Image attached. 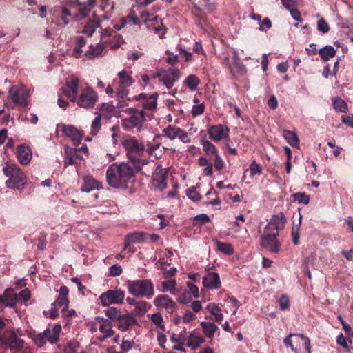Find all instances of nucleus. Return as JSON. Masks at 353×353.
<instances>
[{"label": "nucleus", "mask_w": 353, "mask_h": 353, "mask_svg": "<svg viewBox=\"0 0 353 353\" xmlns=\"http://www.w3.org/2000/svg\"><path fill=\"white\" fill-rule=\"evenodd\" d=\"M141 168L130 163L112 164L106 171L108 183L112 188L126 189L134 181L135 175Z\"/></svg>", "instance_id": "nucleus-1"}, {"label": "nucleus", "mask_w": 353, "mask_h": 353, "mask_svg": "<svg viewBox=\"0 0 353 353\" xmlns=\"http://www.w3.org/2000/svg\"><path fill=\"white\" fill-rule=\"evenodd\" d=\"M121 143L126 152V157L129 160L128 163L136 165L138 168H142L146 163V161L141 159L145 150L144 143L135 137L126 135L123 138Z\"/></svg>", "instance_id": "nucleus-2"}, {"label": "nucleus", "mask_w": 353, "mask_h": 353, "mask_svg": "<svg viewBox=\"0 0 353 353\" xmlns=\"http://www.w3.org/2000/svg\"><path fill=\"white\" fill-rule=\"evenodd\" d=\"M3 174L8 178L6 185L9 189L22 190L27 183V177L22 170L14 163H6L3 168Z\"/></svg>", "instance_id": "nucleus-3"}, {"label": "nucleus", "mask_w": 353, "mask_h": 353, "mask_svg": "<svg viewBox=\"0 0 353 353\" xmlns=\"http://www.w3.org/2000/svg\"><path fill=\"white\" fill-rule=\"evenodd\" d=\"M126 287L128 292L138 298L151 299L154 295V285L150 279L128 280Z\"/></svg>", "instance_id": "nucleus-4"}, {"label": "nucleus", "mask_w": 353, "mask_h": 353, "mask_svg": "<svg viewBox=\"0 0 353 353\" xmlns=\"http://www.w3.org/2000/svg\"><path fill=\"white\" fill-rule=\"evenodd\" d=\"M61 331V325L55 324L52 330L47 328L43 332L38 333L35 330H31L28 333V336L32 340L37 347H42L47 341L52 345L57 343Z\"/></svg>", "instance_id": "nucleus-5"}, {"label": "nucleus", "mask_w": 353, "mask_h": 353, "mask_svg": "<svg viewBox=\"0 0 353 353\" xmlns=\"http://www.w3.org/2000/svg\"><path fill=\"white\" fill-rule=\"evenodd\" d=\"M26 345L25 341L17 336L14 330H6L0 336V347L12 353Z\"/></svg>", "instance_id": "nucleus-6"}, {"label": "nucleus", "mask_w": 353, "mask_h": 353, "mask_svg": "<svg viewBox=\"0 0 353 353\" xmlns=\"http://www.w3.org/2000/svg\"><path fill=\"white\" fill-rule=\"evenodd\" d=\"M97 92L90 86L87 85L82 88L80 94L77 96V100L74 102L81 108H93L98 100Z\"/></svg>", "instance_id": "nucleus-7"}, {"label": "nucleus", "mask_w": 353, "mask_h": 353, "mask_svg": "<svg viewBox=\"0 0 353 353\" xmlns=\"http://www.w3.org/2000/svg\"><path fill=\"white\" fill-rule=\"evenodd\" d=\"M129 117L121 120L122 126L125 130H131L134 128H139L145 119V112L135 108H128L127 111Z\"/></svg>", "instance_id": "nucleus-8"}, {"label": "nucleus", "mask_w": 353, "mask_h": 353, "mask_svg": "<svg viewBox=\"0 0 353 353\" xmlns=\"http://www.w3.org/2000/svg\"><path fill=\"white\" fill-rule=\"evenodd\" d=\"M279 236L278 231L272 232L264 230V234L260 239L261 246L272 253H278L281 247V243L277 239Z\"/></svg>", "instance_id": "nucleus-9"}, {"label": "nucleus", "mask_w": 353, "mask_h": 353, "mask_svg": "<svg viewBox=\"0 0 353 353\" xmlns=\"http://www.w3.org/2000/svg\"><path fill=\"white\" fill-rule=\"evenodd\" d=\"M125 296V291L121 289L109 290L99 296V300L103 306L108 307L112 304H122Z\"/></svg>", "instance_id": "nucleus-10"}, {"label": "nucleus", "mask_w": 353, "mask_h": 353, "mask_svg": "<svg viewBox=\"0 0 353 353\" xmlns=\"http://www.w3.org/2000/svg\"><path fill=\"white\" fill-rule=\"evenodd\" d=\"M159 79L168 90L171 89L174 83L180 79V72L177 68H169L167 70H161L156 75Z\"/></svg>", "instance_id": "nucleus-11"}, {"label": "nucleus", "mask_w": 353, "mask_h": 353, "mask_svg": "<svg viewBox=\"0 0 353 353\" xmlns=\"http://www.w3.org/2000/svg\"><path fill=\"white\" fill-rule=\"evenodd\" d=\"M9 96L11 100L17 105L25 108L28 105V98L29 92L28 90L21 87L12 86L9 90Z\"/></svg>", "instance_id": "nucleus-12"}, {"label": "nucleus", "mask_w": 353, "mask_h": 353, "mask_svg": "<svg viewBox=\"0 0 353 353\" xmlns=\"http://www.w3.org/2000/svg\"><path fill=\"white\" fill-rule=\"evenodd\" d=\"M168 172L161 165H158L152 174V185L159 191L167 188Z\"/></svg>", "instance_id": "nucleus-13"}, {"label": "nucleus", "mask_w": 353, "mask_h": 353, "mask_svg": "<svg viewBox=\"0 0 353 353\" xmlns=\"http://www.w3.org/2000/svg\"><path fill=\"white\" fill-rule=\"evenodd\" d=\"M230 128L222 124L210 125L208 128L210 139L214 142H219L225 138L228 139Z\"/></svg>", "instance_id": "nucleus-14"}, {"label": "nucleus", "mask_w": 353, "mask_h": 353, "mask_svg": "<svg viewBox=\"0 0 353 353\" xmlns=\"http://www.w3.org/2000/svg\"><path fill=\"white\" fill-rule=\"evenodd\" d=\"M79 79L76 77H72L71 79L65 83V86L63 89L64 94L70 100L74 102L77 100L79 90Z\"/></svg>", "instance_id": "nucleus-15"}, {"label": "nucleus", "mask_w": 353, "mask_h": 353, "mask_svg": "<svg viewBox=\"0 0 353 353\" xmlns=\"http://www.w3.org/2000/svg\"><path fill=\"white\" fill-rule=\"evenodd\" d=\"M287 222V219L283 212L272 215L269 223L265 228V230L275 232L283 230Z\"/></svg>", "instance_id": "nucleus-16"}, {"label": "nucleus", "mask_w": 353, "mask_h": 353, "mask_svg": "<svg viewBox=\"0 0 353 353\" xmlns=\"http://www.w3.org/2000/svg\"><path fill=\"white\" fill-rule=\"evenodd\" d=\"M154 305L157 307H163L169 313H172L176 308L175 302L168 295H158L154 301Z\"/></svg>", "instance_id": "nucleus-17"}, {"label": "nucleus", "mask_w": 353, "mask_h": 353, "mask_svg": "<svg viewBox=\"0 0 353 353\" xmlns=\"http://www.w3.org/2000/svg\"><path fill=\"white\" fill-rule=\"evenodd\" d=\"M69 289L67 286L63 285L59 289V294L56 301L53 303L55 306L59 307H63L61 312L65 316V312L68 310Z\"/></svg>", "instance_id": "nucleus-18"}, {"label": "nucleus", "mask_w": 353, "mask_h": 353, "mask_svg": "<svg viewBox=\"0 0 353 353\" xmlns=\"http://www.w3.org/2000/svg\"><path fill=\"white\" fill-rule=\"evenodd\" d=\"M16 156L21 165H26L32 159V152L27 145L21 144L17 147Z\"/></svg>", "instance_id": "nucleus-19"}, {"label": "nucleus", "mask_w": 353, "mask_h": 353, "mask_svg": "<svg viewBox=\"0 0 353 353\" xmlns=\"http://www.w3.org/2000/svg\"><path fill=\"white\" fill-rule=\"evenodd\" d=\"M62 131L66 137L72 139L76 145H78L83 139V133L74 125H63Z\"/></svg>", "instance_id": "nucleus-20"}, {"label": "nucleus", "mask_w": 353, "mask_h": 353, "mask_svg": "<svg viewBox=\"0 0 353 353\" xmlns=\"http://www.w3.org/2000/svg\"><path fill=\"white\" fill-rule=\"evenodd\" d=\"M65 157H64V166L66 168L68 165H74L77 164V161H81L82 157L78 153L77 148H72L68 145L64 148Z\"/></svg>", "instance_id": "nucleus-21"}, {"label": "nucleus", "mask_w": 353, "mask_h": 353, "mask_svg": "<svg viewBox=\"0 0 353 353\" xmlns=\"http://www.w3.org/2000/svg\"><path fill=\"white\" fill-rule=\"evenodd\" d=\"M136 99L137 100H143L142 105L145 109L153 110L157 108L158 94L154 92L148 95L145 93H141L136 97Z\"/></svg>", "instance_id": "nucleus-22"}, {"label": "nucleus", "mask_w": 353, "mask_h": 353, "mask_svg": "<svg viewBox=\"0 0 353 353\" xmlns=\"http://www.w3.org/2000/svg\"><path fill=\"white\" fill-rule=\"evenodd\" d=\"M203 284L209 289H219L221 288L220 277L218 273L209 272L203 278Z\"/></svg>", "instance_id": "nucleus-23"}, {"label": "nucleus", "mask_w": 353, "mask_h": 353, "mask_svg": "<svg viewBox=\"0 0 353 353\" xmlns=\"http://www.w3.org/2000/svg\"><path fill=\"white\" fill-rule=\"evenodd\" d=\"M117 322L119 329L122 331H126L131 325L137 324V321L132 314H121Z\"/></svg>", "instance_id": "nucleus-24"}, {"label": "nucleus", "mask_w": 353, "mask_h": 353, "mask_svg": "<svg viewBox=\"0 0 353 353\" xmlns=\"http://www.w3.org/2000/svg\"><path fill=\"white\" fill-rule=\"evenodd\" d=\"M95 321L100 324L99 330L105 334V336H112L114 334L115 332L112 330V324L110 321L103 317L97 316Z\"/></svg>", "instance_id": "nucleus-25"}, {"label": "nucleus", "mask_w": 353, "mask_h": 353, "mask_svg": "<svg viewBox=\"0 0 353 353\" xmlns=\"http://www.w3.org/2000/svg\"><path fill=\"white\" fill-rule=\"evenodd\" d=\"M101 188H102L101 184L93 177L86 176L83 178V183L81 188L82 192H90Z\"/></svg>", "instance_id": "nucleus-26"}, {"label": "nucleus", "mask_w": 353, "mask_h": 353, "mask_svg": "<svg viewBox=\"0 0 353 353\" xmlns=\"http://www.w3.org/2000/svg\"><path fill=\"white\" fill-rule=\"evenodd\" d=\"M104 50V43H98L96 46L92 44L89 46L88 50L84 55L90 59H93L99 57Z\"/></svg>", "instance_id": "nucleus-27"}, {"label": "nucleus", "mask_w": 353, "mask_h": 353, "mask_svg": "<svg viewBox=\"0 0 353 353\" xmlns=\"http://www.w3.org/2000/svg\"><path fill=\"white\" fill-rule=\"evenodd\" d=\"M200 325L205 336L210 339H212L215 332L219 330L218 326L212 322L203 321Z\"/></svg>", "instance_id": "nucleus-28"}, {"label": "nucleus", "mask_w": 353, "mask_h": 353, "mask_svg": "<svg viewBox=\"0 0 353 353\" xmlns=\"http://www.w3.org/2000/svg\"><path fill=\"white\" fill-rule=\"evenodd\" d=\"M200 142L203 146V150L207 155H216L219 154V150L210 141L205 140V137H202Z\"/></svg>", "instance_id": "nucleus-29"}, {"label": "nucleus", "mask_w": 353, "mask_h": 353, "mask_svg": "<svg viewBox=\"0 0 353 353\" xmlns=\"http://www.w3.org/2000/svg\"><path fill=\"white\" fill-rule=\"evenodd\" d=\"M0 304L6 307H12L15 304L14 294L9 290H6L3 295H0Z\"/></svg>", "instance_id": "nucleus-30"}, {"label": "nucleus", "mask_w": 353, "mask_h": 353, "mask_svg": "<svg viewBox=\"0 0 353 353\" xmlns=\"http://www.w3.org/2000/svg\"><path fill=\"white\" fill-rule=\"evenodd\" d=\"M283 135L288 143H289L292 147H298L299 145V140L294 132L288 130H284Z\"/></svg>", "instance_id": "nucleus-31"}, {"label": "nucleus", "mask_w": 353, "mask_h": 353, "mask_svg": "<svg viewBox=\"0 0 353 353\" xmlns=\"http://www.w3.org/2000/svg\"><path fill=\"white\" fill-rule=\"evenodd\" d=\"M117 76L119 78L118 85H119L129 87L134 83V80L132 79L131 76L125 70L120 71Z\"/></svg>", "instance_id": "nucleus-32"}, {"label": "nucleus", "mask_w": 353, "mask_h": 353, "mask_svg": "<svg viewBox=\"0 0 353 353\" xmlns=\"http://www.w3.org/2000/svg\"><path fill=\"white\" fill-rule=\"evenodd\" d=\"M207 310L214 316L215 320L219 323H221L223 320V315L221 312V308L215 303H209L207 305Z\"/></svg>", "instance_id": "nucleus-33"}, {"label": "nucleus", "mask_w": 353, "mask_h": 353, "mask_svg": "<svg viewBox=\"0 0 353 353\" xmlns=\"http://www.w3.org/2000/svg\"><path fill=\"white\" fill-rule=\"evenodd\" d=\"M321 58L324 61H327L330 58L335 57L336 50L331 46H326L325 47L321 49L319 52Z\"/></svg>", "instance_id": "nucleus-34"}, {"label": "nucleus", "mask_w": 353, "mask_h": 353, "mask_svg": "<svg viewBox=\"0 0 353 353\" xmlns=\"http://www.w3.org/2000/svg\"><path fill=\"white\" fill-rule=\"evenodd\" d=\"M151 305L145 301H139L135 305L134 313L139 316H143L150 308Z\"/></svg>", "instance_id": "nucleus-35"}, {"label": "nucleus", "mask_w": 353, "mask_h": 353, "mask_svg": "<svg viewBox=\"0 0 353 353\" xmlns=\"http://www.w3.org/2000/svg\"><path fill=\"white\" fill-rule=\"evenodd\" d=\"M180 128L175 125H169L167 128L163 130V136L174 140L177 137Z\"/></svg>", "instance_id": "nucleus-36"}, {"label": "nucleus", "mask_w": 353, "mask_h": 353, "mask_svg": "<svg viewBox=\"0 0 353 353\" xmlns=\"http://www.w3.org/2000/svg\"><path fill=\"white\" fill-rule=\"evenodd\" d=\"M216 248L219 251L225 255H232L234 252V250L232 244L225 242L217 241Z\"/></svg>", "instance_id": "nucleus-37"}, {"label": "nucleus", "mask_w": 353, "mask_h": 353, "mask_svg": "<svg viewBox=\"0 0 353 353\" xmlns=\"http://www.w3.org/2000/svg\"><path fill=\"white\" fill-rule=\"evenodd\" d=\"M200 79L194 74H190L187 77L184 81V85L190 90H195L200 83Z\"/></svg>", "instance_id": "nucleus-38"}, {"label": "nucleus", "mask_w": 353, "mask_h": 353, "mask_svg": "<svg viewBox=\"0 0 353 353\" xmlns=\"http://www.w3.org/2000/svg\"><path fill=\"white\" fill-rule=\"evenodd\" d=\"M203 342L204 339L203 337L194 335V334H190L189 336V339L186 343V345L192 349H195Z\"/></svg>", "instance_id": "nucleus-39"}, {"label": "nucleus", "mask_w": 353, "mask_h": 353, "mask_svg": "<svg viewBox=\"0 0 353 353\" xmlns=\"http://www.w3.org/2000/svg\"><path fill=\"white\" fill-rule=\"evenodd\" d=\"M334 108L339 112H347V105L345 101L340 97L334 98L332 99Z\"/></svg>", "instance_id": "nucleus-40"}, {"label": "nucleus", "mask_w": 353, "mask_h": 353, "mask_svg": "<svg viewBox=\"0 0 353 353\" xmlns=\"http://www.w3.org/2000/svg\"><path fill=\"white\" fill-rule=\"evenodd\" d=\"M146 234L143 232H137L129 234L127 235L129 239L130 243H141L145 241Z\"/></svg>", "instance_id": "nucleus-41"}, {"label": "nucleus", "mask_w": 353, "mask_h": 353, "mask_svg": "<svg viewBox=\"0 0 353 353\" xmlns=\"http://www.w3.org/2000/svg\"><path fill=\"white\" fill-rule=\"evenodd\" d=\"M105 314L110 319H111V321L117 322L121 315L120 310H117L114 307H108L105 311Z\"/></svg>", "instance_id": "nucleus-42"}, {"label": "nucleus", "mask_w": 353, "mask_h": 353, "mask_svg": "<svg viewBox=\"0 0 353 353\" xmlns=\"http://www.w3.org/2000/svg\"><path fill=\"white\" fill-rule=\"evenodd\" d=\"M128 21L132 22L135 25L140 24L139 19L136 15L135 12L133 10L130 11L129 14L125 18H123L121 19L122 26H125L127 24Z\"/></svg>", "instance_id": "nucleus-43"}, {"label": "nucleus", "mask_w": 353, "mask_h": 353, "mask_svg": "<svg viewBox=\"0 0 353 353\" xmlns=\"http://www.w3.org/2000/svg\"><path fill=\"white\" fill-rule=\"evenodd\" d=\"M101 117L100 114H99L97 117H96L94 119V120L92 123V125H91L90 134L92 135L95 136L100 131L101 128Z\"/></svg>", "instance_id": "nucleus-44"}, {"label": "nucleus", "mask_w": 353, "mask_h": 353, "mask_svg": "<svg viewBox=\"0 0 353 353\" xmlns=\"http://www.w3.org/2000/svg\"><path fill=\"white\" fill-rule=\"evenodd\" d=\"M210 221V219L208 215L206 214H201L194 218L192 225L194 226H199Z\"/></svg>", "instance_id": "nucleus-45"}, {"label": "nucleus", "mask_w": 353, "mask_h": 353, "mask_svg": "<svg viewBox=\"0 0 353 353\" xmlns=\"http://www.w3.org/2000/svg\"><path fill=\"white\" fill-rule=\"evenodd\" d=\"M150 320L157 327L160 328L162 331L165 330V325L163 324V316L160 313L152 314Z\"/></svg>", "instance_id": "nucleus-46"}, {"label": "nucleus", "mask_w": 353, "mask_h": 353, "mask_svg": "<svg viewBox=\"0 0 353 353\" xmlns=\"http://www.w3.org/2000/svg\"><path fill=\"white\" fill-rule=\"evenodd\" d=\"M249 170L252 177L255 175H260L262 174V167L260 164L257 163L256 161H253L250 165Z\"/></svg>", "instance_id": "nucleus-47"}, {"label": "nucleus", "mask_w": 353, "mask_h": 353, "mask_svg": "<svg viewBox=\"0 0 353 353\" xmlns=\"http://www.w3.org/2000/svg\"><path fill=\"white\" fill-rule=\"evenodd\" d=\"M292 196L299 203L307 204L310 202V196L305 192H297L294 194Z\"/></svg>", "instance_id": "nucleus-48"}, {"label": "nucleus", "mask_w": 353, "mask_h": 353, "mask_svg": "<svg viewBox=\"0 0 353 353\" xmlns=\"http://www.w3.org/2000/svg\"><path fill=\"white\" fill-rule=\"evenodd\" d=\"M300 220H301V216H300ZM301 224V221H299V224L296 226H293L291 231L292 239V242L294 245H297L299 244V225Z\"/></svg>", "instance_id": "nucleus-49"}, {"label": "nucleus", "mask_w": 353, "mask_h": 353, "mask_svg": "<svg viewBox=\"0 0 353 353\" xmlns=\"http://www.w3.org/2000/svg\"><path fill=\"white\" fill-rule=\"evenodd\" d=\"M186 195L193 201H199L201 199V196L197 192L194 187L190 188L186 190Z\"/></svg>", "instance_id": "nucleus-50"}, {"label": "nucleus", "mask_w": 353, "mask_h": 353, "mask_svg": "<svg viewBox=\"0 0 353 353\" xmlns=\"http://www.w3.org/2000/svg\"><path fill=\"white\" fill-rule=\"evenodd\" d=\"M128 87L118 85L116 88V95L115 97L119 99H125L129 94V90L127 89Z\"/></svg>", "instance_id": "nucleus-51"}, {"label": "nucleus", "mask_w": 353, "mask_h": 353, "mask_svg": "<svg viewBox=\"0 0 353 353\" xmlns=\"http://www.w3.org/2000/svg\"><path fill=\"white\" fill-rule=\"evenodd\" d=\"M123 272L121 266L119 264H114L109 268V276L115 277L120 276Z\"/></svg>", "instance_id": "nucleus-52"}, {"label": "nucleus", "mask_w": 353, "mask_h": 353, "mask_svg": "<svg viewBox=\"0 0 353 353\" xmlns=\"http://www.w3.org/2000/svg\"><path fill=\"white\" fill-rule=\"evenodd\" d=\"M192 299V296L190 292L188 290H185L183 294L179 296L177 299V301L182 304H187L191 302Z\"/></svg>", "instance_id": "nucleus-53"}, {"label": "nucleus", "mask_w": 353, "mask_h": 353, "mask_svg": "<svg viewBox=\"0 0 353 353\" xmlns=\"http://www.w3.org/2000/svg\"><path fill=\"white\" fill-rule=\"evenodd\" d=\"M317 29L323 33H327L330 30V26L325 19L321 18L317 22Z\"/></svg>", "instance_id": "nucleus-54"}, {"label": "nucleus", "mask_w": 353, "mask_h": 353, "mask_svg": "<svg viewBox=\"0 0 353 353\" xmlns=\"http://www.w3.org/2000/svg\"><path fill=\"white\" fill-rule=\"evenodd\" d=\"M279 307L281 310H288L290 307V299L286 294H283L279 301Z\"/></svg>", "instance_id": "nucleus-55"}, {"label": "nucleus", "mask_w": 353, "mask_h": 353, "mask_svg": "<svg viewBox=\"0 0 353 353\" xmlns=\"http://www.w3.org/2000/svg\"><path fill=\"white\" fill-rule=\"evenodd\" d=\"M176 286V282L174 279L163 281L162 283L163 292L171 291L174 290Z\"/></svg>", "instance_id": "nucleus-56"}, {"label": "nucleus", "mask_w": 353, "mask_h": 353, "mask_svg": "<svg viewBox=\"0 0 353 353\" xmlns=\"http://www.w3.org/2000/svg\"><path fill=\"white\" fill-rule=\"evenodd\" d=\"M294 336H297V334H290L284 339L283 343L286 346L289 347L292 352H294V353H298L297 349L294 346L291 340V338Z\"/></svg>", "instance_id": "nucleus-57"}, {"label": "nucleus", "mask_w": 353, "mask_h": 353, "mask_svg": "<svg viewBox=\"0 0 353 353\" xmlns=\"http://www.w3.org/2000/svg\"><path fill=\"white\" fill-rule=\"evenodd\" d=\"M205 111V105L201 103L199 105H194L192 109V115L193 117H196L202 114Z\"/></svg>", "instance_id": "nucleus-58"}, {"label": "nucleus", "mask_w": 353, "mask_h": 353, "mask_svg": "<svg viewBox=\"0 0 353 353\" xmlns=\"http://www.w3.org/2000/svg\"><path fill=\"white\" fill-rule=\"evenodd\" d=\"M187 287L188 288L189 290L188 291L190 292V294H192V296L194 298H198L199 296V288L193 283L190 281L187 282Z\"/></svg>", "instance_id": "nucleus-59"}, {"label": "nucleus", "mask_w": 353, "mask_h": 353, "mask_svg": "<svg viewBox=\"0 0 353 353\" xmlns=\"http://www.w3.org/2000/svg\"><path fill=\"white\" fill-rule=\"evenodd\" d=\"M179 135H177V137L185 143H190L191 141V139L190 137L188 136V133L182 130L181 128L179 129Z\"/></svg>", "instance_id": "nucleus-60"}, {"label": "nucleus", "mask_w": 353, "mask_h": 353, "mask_svg": "<svg viewBox=\"0 0 353 353\" xmlns=\"http://www.w3.org/2000/svg\"><path fill=\"white\" fill-rule=\"evenodd\" d=\"M196 319V314H193L190 311H185L183 316V322L184 323H189L190 322L194 321Z\"/></svg>", "instance_id": "nucleus-61"}, {"label": "nucleus", "mask_w": 353, "mask_h": 353, "mask_svg": "<svg viewBox=\"0 0 353 353\" xmlns=\"http://www.w3.org/2000/svg\"><path fill=\"white\" fill-rule=\"evenodd\" d=\"M214 163L216 170H221L223 168L224 162L221 157H220L219 154L214 156Z\"/></svg>", "instance_id": "nucleus-62"}, {"label": "nucleus", "mask_w": 353, "mask_h": 353, "mask_svg": "<svg viewBox=\"0 0 353 353\" xmlns=\"http://www.w3.org/2000/svg\"><path fill=\"white\" fill-rule=\"evenodd\" d=\"M166 54L169 55L166 59L168 63L171 65H174L179 62V57L177 55H174L169 50L166 51Z\"/></svg>", "instance_id": "nucleus-63"}, {"label": "nucleus", "mask_w": 353, "mask_h": 353, "mask_svg": "<svg viewBox=\"0 0 353 353\" xmlns=\"http://www.w3.org/2000/svg\"><path fill=\"white\" fill-rule=\"evenodd\" d=\"M134 345V343L129 341H123L122 344L121 345V349L122 350L123 353H126L130 350H131Z\"/></svg>", "instance_id": "nucleus-64"}]
</instances>
